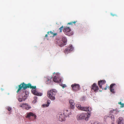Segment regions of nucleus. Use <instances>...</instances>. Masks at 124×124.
Segmentation results:
<instances>
[{"label":"nucleus","instance_id":"obj_1","mask_svg":"<svg viewBox=\"0 0 124 124\" xmlns=\"http://www.w3.org/2000/svg\"><path fill=\"white\" fill-rule=\"evenodd\" d=\"M18 87V89L16 92L17 93H18L21 91L22 89L25 90L27 88L32 89L31 91L32 93L35 95L37 92L36 90V86H32L31 84L30 83L26 84L24 82H23L19 85Z\"/></svg>","mask_w":124,"mask_h":124},{"label":"nucleus","instance_id":"obj_2","mask_svg":"<svg viewBox=\"0 0 124 124\" xmlns=\"http://www.w3.org/2000/svg\"><path fill=\"white\" fill-rule=\"evenodd\" d=\"M57 93V91L55 89H52L47 92V96L51 100L54 101L55 99V96Z\"/></svg>","mask_w":124,"mask_h":124},{"label":"nucleus","instance_id":"obj_3","mask_svg":"<svg viewBox=\"0 0 124 124\" xmlns=\"http://www.w3.org/2000/svg\"><path fill=\"white\" fill-rule=\"evenodd\" d=\"M90 116L91 113L88 112L87 114L83 113L77 115V118L78 120L85 119L86 120H87Z\"/></svg>","mask_w":124,"mask_h":124},{"label":"nucleus","instance_id":"obj_4","mask_svg":"<svg viewBox=\"0 0 124 124\" xmlns=\"http://www.w3.org/2000/svg\"><path fill=\"white\" fill-rule=\"evenodd\" d=\"M56 75L53 78V81L57 83L61 82L62 79L60 76V74L57 73H56Z\"/></svg>","mask_w":124,"mask_h":124},{"label":"nucleus","instance_id":"obj_5","mask_svg":"<svg viewBox=\"0 0 124 124\" xmlns=\"http://www.w3.org/2000/svg\"><path fill=\"white\" fill-rule=\"evenodd\" d=\"M65 34L68 36H70L72 34V33L71 32V29L69 27H65L63 30Z\"/></svg>","mask_w":124,"mask_h":124},{"label":"nucleus","instance_id":"obj_6","mask_svg":"<svg viewBox=\"0 0 124 124\" xmlns=\"http://www.w3.org/2000/svg\"><path fill=\"white\" fill-rule=\"evenodd\" d=\"M106 83V81L105 80H101L98 81V84L100 88L102 89L103 90L104 89L105 90L107 89V87H109V86L107 87V86L105 88H102V86L104 85Z\"/></svg>","mask_w":124,"mask_h":124},{"label":"nucleus","instance_id":"obj_7","mask_svg":"<svg viewBox=\"0 0 124 124\" xmlns=\"http://www.w3.org/2000/svg\"><path fill=\"white\" fill-rule=\"evenodd\" d=\"M73 90L74 91H76L80 89V85L78 84H74L71 85Z\"/></svg>","mask_w":124,"mask_h":124},{"label":"nucleus","instance_id":"obj_8","mask_svg":"<svg viewBox=\"0 0 124 124\" xmlns=\"http://www.w3.org/2000/svg\"><path fill=\"white\" fill-rule=\"evenodd\" d=\"M20 107H22L23 109L26 110H29L31 107L29 105L28 103H23L20 105Z\"/></svg>","mask_w":124,"mask_h":124},{"label":"nucleus","instance_id":"obj_9","mask_svg":"<svg viewBox=\"0 0 124 124\" xmlns=\"http://www.w3.org/2000/svg\"><path fill=\"white\" fill-rule=\"evenodd\" d=\"M64 115L63 114H62L60 113L58 114L57 116L58 117V118L59 121L62 122L65 121V118Z\"/></svg>","mask_w":124,"mask_h":124},{"label":"nucleus","instance_id":"obj_10","mask_svg":"<svg viewBox=\"0 0 124 124\" xmlns=\"http://www.w3.org/2000/svg\"><path fill=\"white\" fill-rule=\"evenodd\" d=\"M31 116L34 117V119H36V116L33 113L31 112L27 113H26V118H29Z\"/></svg>","mask_w":124,"mask_h":124},{"label":"nucleus","instance_id":"obj_11","mask_svg":"<svg viewBox=\"0 0 124 124\" xmlns=\"http://www.w3.org/2000/svg\"><path fill=\"white\" fill-rule=\"evenodd\" d=\"M92 86V90H93L95 92H97L99 89V87L97 85V84L95 83H94L93 84Z\"/></svg>","mask_w":124,"mask_h":124},{"label":"nucleus","instance_id":"obj_12","mask_svg":"<svg viewBox=\"0 0 124 124\" xmlns=\"http://www.w3.org/2000/svg\"><path fill=\"white\" fill-rule=\"evenodd\" d=\"M81 110L86 111H88L89 112L91 113L90 112L91 111L92 109L90 107H82Z\"/></svg>","mask_w":124,"mask_h":124},{"label":"nucleus","instance_id":"obj_13","mask_svg":"<svg viewBox=\"0 0 124 124\" xmlns=\"http://www.w3.org/2000/svg\"><path fill=\"white\" fill-rule=\"evenodd\" d=\"M116 85V84L115 83L112 84L110 85V92L113 93H115V92L113 87L115 86Z\"/></svg>","mask_w":124,"mask_h":124},{"label":"nucleus","instance_id":"obj_14","mask_svg":"<svg viewBox=\"0 0 124 124\" xmlns=\"http://www.w3.org/2000/svg\"><path fill=\"white\" fill-rule=\"evenodd\" d=\"M56 44L58 45L60 47H62L66 45L62 40H57L56 41Z\"/></svg>","mask_w":124,"mask_h":124},{"label":"nucleus","instance_id":"obj_15","mask_svg":"<svg viewBox=\"0 0 124 124\" xmlns=\"http://www.w3.org/2000/svg\"><path fill=\"white\" fill-rule=\"evenodd\" d=\"M71 113V111L70 110H65L64 111V113L63 114L66 117L69 116V115H70Z\"/></svg>","mask_w":124,"mask_h":124},{"label":"nucleus","instance_id":"obj_16","mask_svg":"<svg viewBox=\"0 0 124 124\" xmlns=\"http://www.w3.org/2000/svg\"><path fill=\"white\" fill-rule=\"evenodd\" d=\"M117 122L118 124H124V121L122 117H120L118 118Z\"/></svg>","mask_w":124,"mask_h":124},{"label":"nucleus","instance_id":"obj_17","mask_svg":"<svg viewBox=\"0 0 124 124\" xmlns=\"http://www.w3.org/2000/svg\"><path fill=\"white\" fill-rule=\"evenodd\" d=\"M69 103L70 105L71 108L72 109H73L74 108L75 103L72 100H70L69 101Z\"/></svg>","mask_w":124,"mask_h":124},{"label":"nucleus","instance_id":"obj_18","mask_svg":"<svg viewBox=\"0 0 124 124\" xmlns=\"http://www.w3.org/2000/svg\"><path fill=\"white\" fill-rule=\"evenodd\" d=\"M25 94L24 95V97H23V101H24L27 98V97L28 96L29 94V93L28 91H26L25 92Z\"/></svg>","mask_w":124,"mask_h":124},{"label":"nucleus","instance_id":"obj_19","mask_svg":"<svg viewBox=\"0 0 124 124\" xmlns=\"http://www.w3.org/2000/svg\"><path fill=\"white\" fill-rule=\"evenodd\" d=\"M50 102V100H48L47 101V104H44L42 105V106L44 107H48L49 106Z\"/></svg>","mask_w":124,"mask_h":124},{"label":"nucleus","instance_id":"obj_20","mask_svg":"<svg viewBox=\"0 0 124 124\" xmlns=\"http://www.w3.org/2000/svg\"><path fill=\"white\" fill-rule=\"evenodd\" d=\"M67 41V40L66 37H63L62 40V41H63V42L64 43V44H66H66Z\"/></svg>","mask_w":124,"mask_h":124},{"label":"nucleus","instance_id":"obj_21","mask_svg":"<svg viewBox=\"0 0 124 124\" xmlns=\"http://www.w3.org/2000/svg\"><path fill=\"white\" fill-rule=\"evenodd\" d=\"M76 106L79 109L81 110L82 107L81 106V105L80 104H77L76 105Z\"/></svg>","mask_w":124,"mask_h":124},{"label":"nucleus","instance_id":"obj_22","mask_svg":"<svg viewBox=\"0 0 124 124\" xmlns=\"http://www.w3.org/2000/svg\"><path fill=\"white\" fill-rule=\"evenodd\" d=\"M47 33L48 34V35H49L50 34H52V35H53V36H55L56 35H57V33H54L52 32L51 31H50V32H47Z\"/></svg>","mask_w":124,"mask_h":124},{"label":"nucleus","instance_id":"obj_23","mask_svg":"<svg viewBox=\"0 0 124 124\" xmlns=\"http://www.w3.org/2000/svg\"><path fill=\"white\" fill-rule=\"evenodd\" d=\"M70 52L73 50V48L72 45H70L69 46L67 47Z\"/></svg>","mask_w":124,"mask_h":124},{"label":"nucleus","instance_id":"obj_24","mask_svg":"<svg viewBox=\"0 0 124 124\" xmlns=\"http://www.w3.org/2000/svg\"><path fill=\"white\" fill-rule=\"evenodd\" d=\"M70 52L68 49L67 48H66L65 49L64 52L65 54H68V53Z\"/></svg>","mask_w":124,"mask_h":124},{"label":"nucleus","instance_id":"obj_25","mask_svg":"<svg viewBox=\"0 0 124 124\" xmlns=\"http://www.w3.org/2000/svg\"><path fill=\"white\" fill-rule=\"evenodd\" d=\"M109 117L111 118V120L112 121H114V115H109Z\"/></svg>","mask_w":124,"mask_h":124},{"label":"nucleus","instance_id":"obj_26","mask_svg":"<svg viewBox=\"0 0 124 124\" xmlns=\"http://www.w3.org/2000/svg\"><path fill=\"white\" fill-rule=\"evenodd\" d=\"M42 93H39L37 92H36V94L35 95H37L38 96H41L42 95Z\"/></svg>","mask_w":124,"mask_h":124},{"label":"nucleus","instance_id":"obj_27","mask_svg":"<svg viewBox=\"0 0 124 124\" xmlns=\"http://www.w3.org/2000/svg\"><path fill=\"white\" fill-rule=\"evenodd\" d=\"M63 28V26H61L60 28H59V32H62V30Z\"/></svg>","mask_w":124,"mask_h":124},{"label":"nucleus","instance_id":"obj_28","mask_svg":"<svg viewBox=\"0 0 124 124\" xmlns=\"http://www.w3.org/2000/svg\"><path fill=\"white\" fill-rule=\"evenodd\" d=\"M77 22V21H74V22H71L69 23L68 24L70 25H72L73 23H75Z\"/></svg>","mask_w":124,"mask_h":124},{"label":"nucleus","instance_id":"obj_29","mask_svg":"<svg viewBox=\"0 0 124 124\" xmlns=\"http://www.w3.org/2000/svg\"><path fill=\"white\" fill-rule=\"evenodd\" d=\"M52 78V77H50V78H47V82L49 81V82H50L51 79Z\"/></svg>","mask_w":124,"mask_h":124},{"label":"nucleus","instance_id":"obj_30","mask_svg":"<svg viewBox=\"0 0 124 124\" xmlns=\"http://www.w3.org/2000/svg\"><path fill=\"white\" fill-rule=\"evenodd\" d=\"M63 88L66 87V85L65 84H62L60 85Z\"/></svg>","mask_w":124,"mask_h":124},{"label":"nucleus","instance_id":"obj_31","mask_svg":"<svg viewBox=\"0 0 124 124\" xmlns=\"http://www.w3.org/2000/svg\"><path fill=\"white\" fill-rule=\"evenodd\" d=\"M23 100V99H22V98H19L18 99V101H20V102H22V101Z\"/></svg>","mask_w":124,"mask_h":124},{"label":"nucleus","instance_id":"obj_32","mask_svg":"<svg viewBox=\"0 0 124 124\" xmlns=\"http://www.w3.org/2000/svg\"><path fill=\"white\" fill-rule=\"evenodd\" d=\"M7 109L9 111H10L11 109V108L10 107H7Z\"/></svg>","mask_w":124,"mask_h":124},{"label":"nucleus","instance_id":"obj_33","mask_svg":"<svg viewBox=\"0 0 124 124\" xmlns=\"http://www.w3.org/2000/svg\"><path fill=\"white\" fill-rule=\"evenodd\" d=\"M94 124H102V123H98L97 122H95L94 123Z\"/></svg>","mask_w":124,"mask_h":124},{"label":"nucleus","instance_id":"obj_34","mask_svg":"<svg viewBox=\"0 0 124 124\" xmlns=\"http://www.w3.org/2000/svg\"><path fill=\"white\" fill-rule=\"evenodd\" d=\"M121 105V107H124V104L123 103Z\"/></svg>","mask_w":124,"mask_h":124},{"label":"nucleus","instance_id":"obj_35","mask_svg":"<svg viewBox=\"0 0 124 124\" xmlns=\"http://www.w3.org/2000/svg\"><path fill=\"white\" fill-rule=\"evenodd\" d=\"M111 15H112V16H116V15H114V14H113L112 13H111Z\"/></svg>","mask_w":124,"mask_h":124},{"label":"nucleus","instance_id":"obj_36","mask_svg":"<svg viewBox=\"0 0 124 124\" xmlns=\"http://www.w3.org/2000/svg\"><path fill=\"white\" fill-rule=\"evenodd\" d=\"M118 104H120V105H121L122 103H121V102H118Z\"/></svg>","mask_w":124,"mask_h":124},{"label":"nucleus","instance_id":"obj_37","mask_svg":"<svg viewBox=\"0 0 124 124\" xmlns=\"http://www.w3.org/2000/svg\"><path fill=\"white\" fill-rule=\"evenodd\" d=\"M48 34H46V35H45V37H47L48 36Z\"/></svg>","mask_w":124,"mask_h":124},{"label":"nucleus","instance_id":"obj_38","mask_svg":"<svg viewBox=\"0 0 124 124\" xmlns=\"http://www.w3.org/2000/svg\"><path fill=\"white\" fill-rule=\"evenodd\" d=\"M34 99H36V98H37V97H34Z\"/></svg>","mask_w":124,"mask_h":124},{"label":"nucleus","instance_id":"obj_39","mask_svg":"<svg viewBox=\"0 0 124 124\" xmlns=\"http://www.w3.org/2000/svg\"><path fill=\"white\" fill-rule=\"evenodd\" d=\"M112 124H114V123H112Z\"/></svg>","mask_w":124,"mask_h":124},{"label":"nucleus","instance_id":"obj_40","mask_svg":"<svg viewBox=\"0 0 124 124\" xmlns=\"http://www.w3.org/2000/svg\"><path fill=\"white\" fill-rule=\"evenodd\" d=\"M49 37H51V36H49Z\"/></svg>","mask_w":124,"mask_h":124},{"label":"nucleus","instance_id":"obj_41","mask_svg":"<svg viewBox=\"0 0 124 124\" xmlns=\"http://www.w3.org/2000/svg\"><path fill=\"white\" fill-rule=\"evenodd\" d=\"M54 73H54L53 74H54Z\"/></svg>","mask_w":124,"mask_h":124}]
</instances>
